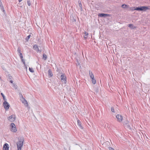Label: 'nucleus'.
Here are the masks:
<instances>
[{
  "label": "nucleus",
  "instance_id": "nucleus-15",
  "mask_svg": "<svg viewBox=\"0 0 150 150\" xmlns=\"http://www.w3.org/2000/svg\"><path fill=\"white\" fill-rule=\"evenodd\" d=\"M128 27L130 28L131 29H133L136 28V27L134 26L133 24H129L128 25Z\"/></svg>",
  "mask_w": 150,
  "mask_h": 150
},
{
  "label": "nucleus",
  "instance_id": "nucleus-13",
  "mask_svg": "<svg viewBox=\"0 0 150 150\" xmlns=\"http://www.w3.org/2000/svg\"><path fill=\"white\" fill-rule=\"evenodd\" d=\"M89 73L91 79H93V78H94V76L93 74L92 73V72L91 71H89Z\"/></svg>",
  "mask_w": 150,
  "mask_h": 150
},
{
  "label": "nucleus",
  "instance_id": "nucleus-37",
  "mask_svg": "<svg viewBox=\"0 0 150 150\" xmlns=\"http://www.w3.org/2000/svg\"><path fill=\"white\" fill-rule=\"evenodd\" d=\"M4 11V10H3V11Z\"/></svg>",
  "mask_w": 150,
  "mask_h": 150
},
{
  "label": "nucleus",
  "instance_id": "nucleus-27",
  "mask_svg": "<svg viewBox=\"0 0 150 150\" xmlns=\"http://www.w3.org/2000/svg\"><path fill=\"white\" fill-rule=\"evenodd\" d=\"M79 6L80 7V8L81 10V11H82V8L81 4V3H79Z\"/></svg>",
  "mask_w": 150,
  "mask_h": 150
},
{
  "label": "nucleus",
  "instance_id": "nucleus-16",
  "mask_svg": "<svg viewBox=\"0 0 150 150\" xmlns=\"http://www.w3.org/2000/svg\"><path fill=\"white\" fill-rule=\"evenodd\" d=\"M84 34L85 35L84 37V38L85 39H86L88 38V33H87L86 32V31H85L84 33Z\"/></svg>",
  "mask_w": 150,
  "mask_h": 150
},
{
  "label": "nucleus",
  "instance_id": "nucleus-26",
  "mask_svg": "<svg viewBox=\"0 0 150 150\" xmlns=\"http://www.w3.org/2000/svg\"><path fill=\"white\" fill-rule=\"evenodd\" d=\"M126 125L127 126L126 127L128 129H131V127L128 124H126Z\"/></svg>",
  "mask_w": 150,
  "mask_h": 150
},
{
  "label": "nucleus",
  "instance_id": "nucleus-30",
  "mask_svg": "<svg viewBox=\"0 0 150 150\" xmlns=\"http://www.w3.org/2000/svg\"><path fill=\"white\" fill-rule=\"evenodd\" d=\"M0 6L1 7H2L3 8V7L2 5V3L1 2V0H0Z\"/></svg>",
  "mask_w": 150,
  "mask_h": 150
},
{
  "label": "nucleus",
  "instance_id": "nucleus-9",
  "mask_svg": "<svg viewBox=\"0 0 150 150\" xmlns=\"http://www.w3.org/2000/svg\"><path fill=\"white\" fill-rule=\"evenodd\" d=\"M9 148V146L7 143L4 144L3 146V149L4 150H8Z\"/></svg>",
  "mask_w": 150,
  "mask_h": 150
},
{
  "label": "nucleus",
  "instance_id": "nucleus-19",
  "mask_svg": "<svg viewBox=\"0 0 150 150\" xmlns=\"http://www.w3.org/2000/svg\"><path fill=\"white\" fill-rule=\"evenodd\" d=\"M10 126L11 127V128H13L16 127L15 124L13 123H11Z\"/></svg>",
  "mask_w": 150,
  "mask_h": 150
},
{
  "label": "nucleus",
  "instance_id": "nucleus-11",
  "mask_svg": "<svg viewBox=\"0 0 150 150\" xmlns=\"http://www.w3.org/2000/svg\"><path fill=\"white\" fill-rule=\"evenodd\" d=\"M48 75L50 77H51L53 76L52 70L51 69H49L48 71Z\"/></svg>",
  "mask_w": 150,
  "mask_h": 150
},
{
  "label": "nucleus",
  "instance_id": "nucleus-5",
  "mask_svg": "<svg viewBox=\"0 0 150 150\" xmlns=\"http://www.w3.org/2000/svg\"><path fill=\"white\" fill-rule=\"evenodd\" d=\"M3 105L6 110H8L9 108L10 105L6 101H5L4 102Z\"/></svg>",
  "mask_w": 150,
  "mask_h": 150
},
{
  "label": "nucleus",
  "instance_id": "nucleus-8",
  "mask_svg": "<svg viewBox=\"0 0 150 150\" xmlns=\"http://www.w3.org/2000/svg\"><path fill=\"white\" fill-rule=\"evenodd\" d=\"M109 14L103 13H99L98 16L100 17H105L109 16Z\"/></svg>",
  "mask_w": 150,
  "mask_h": 150
},
{
  "label": "nucleus",
  "instance_id": "nucleus-7",
  "mask_svg": "<svg viewBox=\"0 0 150 150\" xmlns=\"http://www.w3.org/2000/svg\"><path fill=\"white\" fill-rule=\"evenodd\" d=\"M116 117L119 122H120L122 121V117L121 115L119 114L117 115L116 116Z\"/></svg>",
  "mask_w": 150,
  "mask_h": 150
},
{
  "label": "nucleus",
  "instance_id": "nucleus-24",
  "mask_svg": "<svg viewBox=\"0 0 150 150\" xmlns=\"http://www.w3.org/2000/svg\"><path fill=\"white\" fill-rule=\"evenodd\" d=\"M27 4L28 6H30L31 5V3L29 0H28L27 1Z\"/></svg>",
  "mask_w": 150,
  "mask_h": 150
},
{
  "label": "nucleus",
  "instance_id": "nucleus-31",
  "mask_svg": "<svg viewBox=\"0 0 150 150\" xmlns=\"http://www.w3.org/2000/svg\"><path fill=\"white\" fill-rule=\"evenodd\" d=\"M2 97L4 100L5 101H6V98L5 96H4Z\"/></svg>",
  "mask_w": 150,
  "mask_h": 150
},
{
  "label": "nucleus",
  "instance_id": "nucleus-28",
  "mask_svg": "<svg viewBox=\"0 0 150 150\" xmlns=\"http://www.w3.org/2000/svg\"><path fill=\"white\" fill-rule=\"evenodd\" d=\"M22 62L23 63L24 65H25V60L23 59V58L21 59Z\"/></svg>",
  "mask_w": 150,
  "mask_h": 150
},
{
  "label": "nucleus",
  "instance_id": "nucleus-6",
  "mask_svg": "<svg viewBox=\"0 0 150 150\" xmlns=\"http://www.w3.org/2000/svg\"><path fill=\"white\" fill-rule=\"evenodd\" d=\"M8 120L10 121L13 122L15 120V116L14 115H12L8 117Z\"/></svg>",
  "mask_w": 150,
  "mask_h": 150
},
{
  "label": "nucleus",
  "instance_id": "nucleus-23",
  "mask_svg": "<svg viewBox=\"0 0 150 150\" xmlns=\"http://www.w3.org/2000/svg\"><path fill=\"white\" fill-rule=\"evenodd\" d=\"M17 52H18V53H21V48L19 47H18V49H17Z\"/></svg>",
  "mask_w": 150,
  "mask_h": 150
},
{
  "label": "nucleus",
  "instance_id": "nucleus-4",
  "mask_svg": "<svg viewBox=\"0 0 150 150\" xmlns=\"http://www.w3.org/2000/svg\"><path fill=\"white\" fill-rule=\"evenodd\" d=\"M33 49L36 51L37 52H41V49L39 48L36 45H34L33 46Z\"/></svg>",
  "mask_w": 150,
  "mask_h": 150
},
{
  "label": "nucleus",
  "instance_id": "nucleus-35",
  "mask_svg": "<svg viewBox=\"0 0 150 150\" xmlns=\"http://www.w3.org/2000/svg\"><path fill=\"white\" fill-rule=\"evenodd\" d=\"M10 82L11 83H13V81H12V80H10Z\"/></svg>",
  "mask_w": 150,
  "mask_h": 150
},
{
  "label": "nucleus",
  "instance_id": "nucleus-20",
  "mask_svg": "<svg viewBox=\"0 0 150 150\" xmlns=\"http://www.w3.org/2000/svg\"><path fill=\"white\" fill-rule=\"evenodd\" d=\"M29 70L30 72H32V73H33L34 72V71L33 69L32 68L29 67Z\"/></svg>",
  "mask_w": 150,
  "mask_h": 150
},
{
  "label": "nucleus",
  "instance_id": "nucleus-36",
  "mask_svg": "<svg viewBox=\"0 0 150 150\" xmlns=\"http://www.w3.org/2000/svg\"><path fill=\"white\" fill-rule=\"evenodd\" d=\"M22 0H18V1L19 2H20Z\"/></svg>",
  "mask_w": 150,
  "mask_h": 150
},
{
  "label": "nucleus",
  "instance_id": "nucleus-14",
  "mask_svg": "<svg viewBox=\"0 0 150 150\" xmlns=\"http://www.w3.org/2000/svg\"><path fill=\"white\" fill-rule=\"evenodd\" d=\"M11 131L12 132H16L17 131V129L16 127H14L11 128Z\"/></svg>",
  "mask_w": 150,
  "mask_h": 150
},
{
  "label": "nucleus",
  "instance_id": "nucleus-2",
  "mask_svg": "<svg viewBox=\"0 0 150 150\" xmlns=\"http://www.w3.org/2000/svg\"><path fill=\"white\" fill-rule=\"evenodd\" d=\"M24 139L23 137H21L17 143L18 150H21V147L23 144Z\"/></svg>",
  "mask_w": 150,
  "mask_h": 150
},
{
  "label": "nucleus",
  "instance_id": "nucleus-18",
  "mask_svg": "<svg viewBox=\"0 0 150 150\" xmlns=\"http://www.w3.org/2000/svg\"><path fill=\"white\" fill-rule=\"evenodd\" d=\"M128 6L127 5L125 4H123L122 5L121 7L123 8H125L127 7Z\"/></svg>",
  "mask_w": 150,
  "mask_h": 150
},
{
  "label": "nucleus",
  "instance_id": "nucleus-17",
  "mask_svg": "<svg viewBox=\"0 0 150 150\" xmlns=\"http://www.w3.org/2000/svg\"><path fill=\"white\" fill-rule=\"evenodd\" d=\"M47 56L46 54H44L43 55L42 59L45 60H46L47 59Z\"/></svg>",
  "mask_w": 150,
  "mask_h": 150
},
{
  "label": "nucleus",
  "instance_id": "nucleus-34",
  "mask_svg": "<svg viewBox=\"0 0 150 150\" xmlns=\"http://www.w3.org/2000/svg\"><path fill=\"white\" fill-rule=\"evenodd\" d=\"M20 96L21 97H22H22H23L21 94H20Z\"/></svg>",
  "mask_w": 150,
  "mask_h": 150
},
{
  "label": "nucleus",
  "instance_id": "nucleus-21",
  "mask_svg": "<svg viewBox=\"0 0 150 150\" xmlns=\"http://www.w3.org/2000/svg\"><path fill=\"white\" fill-rule=\"evenodd\" d=\"M91 80L92 81V83L93 84H95L96 83V81L95 79H94V78H93V79H91Z\"/></svg>",
  "mask_w": 150,
  "mask_h": 150
},
{
  "label": "nucleus",
  "instance_id": "nucleus-3",
  "mask_svg": "<svg viewBox=\"0 0 150 150\" xmlns=\"http://www.w3.org/2000/svg\"><path fill=\"white\" fill-rule=\"evenodd\" d=\"M60 79L62 82L65 83H66L67 81V78L66 75L64 74H62L61 76Z\"/></svg>",
  "mask_w": 150,
  "mask_h": 150
},
{
  "label": "nucleus",
  "instance_id": "nucleus-29",
  "mask_svg": "<svg viewBox=\"0 0 150 150\" xmlns=\"http://www.w3.org/2000/svg\"><path fill=\"white\" fill-rule=\"evenodd\" d=\"M111 110L112 112H115L114 108L113 107H111Z\"/></svg>",
  "mask_w": 150,
  "mask_h": 150
},
{
  "label": "nucleus",
  "instance_id": "nucleus-1",
  "mask_svg": "<svg viewBox=\"0 0 150 150\" xmlns=\"http://www.w3.org/2000/svg\"><path fill=\"white\" fill-rule=\"evenodd\" d=\"M150 6H142L140 7H136L135 8V7L133 8V10H135L137 11H145L147 10L150 9Z\"/></svg>",
  "mask_w": 150,
  "mask_h": 150
},
{
  "label": "nucleus",
  "instance_id": "nucleus-10",
  "mask_svg": "<svg viewBox=\"0 0 150 150\" xmlns=\"http://www.w3.org/2000/svg\"><path fill=\"white\" fill-rule=\"evenodd\" d=\"M21 100L23 103L27 105H28V103L27 101L23 98V97H22V98H21Z\"/></svg>",
  "mask_w": 150,
  "mask_h": 150
},
{
  "label": "nucleus",
  "instance_id": "nucleus-22",
  "mask_svg": "<svg viewBox=\"0 0 150 150\" xmlns=\"http://www.w3.org/2000/svg\"><path fill=\"white\" fill-rule=\"evenodd\" d=\"M30 35H28L27 37H26V38L25 39V40H26V41H28V40H29V39L30 38Z\"/></svg>",
  "mask_w": 150,
  "mask_h": 150
},
{
  "label": "nucleus",
  "instance_id": "nucleus-32",
  "mask_svg": "<svg viewBox=\"0 0 150 150\" xmlns=\"http://www.w3.org/2000/svg\"><path fill=\"white\" fill-rule=\"evenodd\" d=\"M109 150H115L113 148L111 147H109Z\"/></svg>",
  "mask_w": 150,
  "mask_h": 150
},
{
  "label": "nucleus",
  "instance_id": "nucleus-25",
  "mask_svg": "<svg viewBox=\"0 0 150 150\" xmlns=\"http://www.w3.org/2000/svg\"><path fill=\"white\" fill-rule=\"evenodd\" d=\"M19 55L20 56L21 59L23 58V57L22 54L21 53H19Z\"/></svg>",
  "mask_w": 150,
  "mask_h": 150
},
{
  "label": "nucleus",
  "instance_id": "nucleus-33",
  "mask_svg": "<svg viewBox=\"0 0 150 150\" xmlns=\"http://www.w3.org/2000/svg\"><path fill=\"white\" fill-rule=\"evenodd\" d=\"M1 95L2 96V97H3V96H4V94H3V93H1Z\"/></svg>",
  "mask_w": 150,
  "mask_h": 150
},
{
  "label": "nucleus",
  "instance_id": "nucleus-12",
  "mask_svg": "<svg viewBox=\"0 0 150 150\" xmlns=\"http://www.w3.org/2000/svg\"><path fill=\"white\" fill-rule=\"evenodd\" d=\"M77 124L79 127L81 129H83V127L81 125V122L80 120H77Z\"/></svg>",
  "mask_w": 150,
  "mask_h": 150
}]
</instances>
